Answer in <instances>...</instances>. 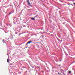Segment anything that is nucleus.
<instances>
[{"label":"nucleus","mask_w":75,"mask_h":75,"mask_svg":"<svg viewBox=\"0 0 75 75\" xmlns=\"http://www.w3.org/2000/svg\"><path fill=\"white\" fill-rule=\"evenodd\" d=\"M58 41H59L60 42H62L61 41L59 40H58Z\"/></svg>","instance_id":"9"},{"label":"nucleus","mask_w":75,"mask_h":75,"mask_svg":"<svg viewBox=\"0 0 75 75\" xmlns=\"http://www.w3.org/2000/svg\"><path fill=\"white\" fill-rule=\"evenodd\" d=\"M73 4H74V5L75 6V3H73Z\"/></svg>","instance_id":"11"},{"label":"nucleus","mask_w":75,"mask_h":75,"mask_svg":"<svg viewBox=\"0 0 75 75\" xmlns=\"http://www.w3.org/2000/svg\"><path fill=\"white\" fill-rule=\"evenodd\" d=\"M31 42H33L32 41H30L28 42L26 44V45H27V44H30V43H31Z\"/></svg>","instance_id":"2"},{"label":"nucleus","mask_w":75,"mask_h":75,"mask_svg":"<svg viewBox=\"0 0 75 75\" xmlns=\"http://www.w3.org/2000/svg\"><path fill=\"white\" fill-rule=\"evenodd\" d=\"M4 40V39H3V40H2V41H3Z\"/></svg>","instance_id":"13"},{"label":"nucleus","mask_w":75,"mask_h":75,"mask_svg":"<svg viewBox=\"0 0 75 75\" xmlns=\"http://www.w3.org/2000/svg\"><path fill=\"white\" fill-rule=\"evenodd\" d=\"M59 66H61V65H59Z\"/></svg>","instance_id":"12"},{"label":"nucleus","mask_w":75,"mask_h":75,"mask_svg":"<svg viewBox=\"0 0 75 75\" xmlns=\"http://www.w3.org/2000/svg\"><path fill=\"white\" fill-rule=\"evenodd\" d=\"M31 19H32V20H35V18H31Z\"/></svg>","instance_id":"4"},{"label":"nucleus","mask_w":75,"mask_h":75,"mask_svg":"<svg viewBox=\"0 0 75 75\" xmlns=\"http://www.w3.org/2000/svg\"><path fill=\"white\" fill-rule=\"evenodd\" d=\"M11 13L10 12V13H9V14H11Z\"/></svg>","instance_id":"10"},{"label":"nucleus","mask_w":75,"mask_h":75,"mask_svg":"<svg viewBox=\"0 0 75 75\" xmlns=\"http://www.w3.org/2000/svg\"><path fill=\"white\" fill-rule=\"evenodd\" d=\"M59 72H60V73H59V72L58 73V74H59V75H60L62 74V73H61V72H62V71H61V70H60Z\"/></svg>","instance_id":"3"},{"label":"nucleus","mask_w":75,"mask_h":75,"mask_svg":"<svg viewBox=\"0 0 75 75\" xmlns=\"http://www.w3.org/2000/svg\"><path fill=\"white\" fill-rule=\"evenodd\" d=\"M71 71H69V74H71Z\"/></svg>","instance_id":"6"},{"label":"nucleus","mask_w":75,"mask_h":75,"mask_svg":"<svg viewBox=\"0 0 75 75\" xmlns=\"http://www.w3.org/2000/svg\"><path fill=\"white\" fill-rule=\"evenodd\" d=\"M38 15H37L35 17H38Z\"/></svg>","instance_id":"7"},{"label":"nucleus","mask_w":75,"mask_h":75,"mask_svg":"<svg viewBox=\"0 0 75 75\" xmlns=\"http://www.w3.org/2000/svg\"><path fill=\"white\" fill-rule=\"evenodd\" d=\"M16 18V17H14L13 18V20H15V18Z\"/></svg>","instance_id":"8"},{"label":"nucleus","mask_w":75,"mask_h":75,"mask_svg":"<svg viewBox=\"0 0 75 75\" xmlns=\"http://www.w3.org/2000/svg\"><path fill=\"white\" fill-rule=\"evenodd\" d=\"M26 0L28 3V5H29L30 6H31V4L30 3V2H29V0Z\"/></svg>","instance_id":"1"},{"label":"nucleus","mask_w":75,"mask_h":75,"mask_svg":"<svg viewBox=\"0 0 75 75\" xmlns=\"http://www.w3.org/2000/svg\"><path fill=\"white\" fill-rule=\"evenodd\" d=\"M7 62H9V60L8 59H7Z\"/></svg>","instance_id":"5"}]
</instances>
